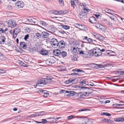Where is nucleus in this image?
I'll list each match as a JSON object with an SVG mask.
<instances>
[{"label":"nucleus","instance_id":"1","mask_svg":"<svg viewBox=\"0 0 124 124\" xmlns=\"http://www.w3.org/2000/svg\"><path fill=\"white\" fill-rule=\"evenodd\" d=\"M40 26L39 25V40H44V38H46L48 36L49 34L47 32L44 31V28L41 26L45 27L46 25V23L44 21H41L40 22Z\"/></svg>","mask_w":124,"mask_h":124},{"label":"nucleus","instance_id":"2","mask_svg":"<svg viewBox=\"0 0 124 124\" xmlns=\"http://www.w3.org/2000/svg\"><path fill=\"white\" fill-rule=\"evenodd\" d=\"M88 54L90 56L93 55L97 57L101 55L102 53L101 50L99 48L96 47L94 48L92 50L89 51Z\"/></svg>","mask_w":124,"mask_h":124},{"label":"nucleus","instance_id":"3","mask_svg":"<svg viewBox=\"0 0 124 124\" xmlns=\"http://www.w3.org/2000/svg\"><path fill=\"white\" fill-rule=\"evenodd\" d=\"M81 88L84 90H85L87 89V91L85 92L84 93V94H85L86 95H88L90 94H91L93 92V90L91 88H88L86 87H81Z\"/></svg>","mask_w":124,"mask_h":124},{"label":"nucleus","instance_id":"4","mask_svg":"<svg viewBox=\"0 0 124 124\" xmlns=\"http://www.w3.org/2000/svg\"><path fill=\"white\" fill-rule=\"evenodd\" d=\"M39 95H42L44 97L46 98L49 95V93L47 91L39 88Z\"/></svg>","mask_w":124,"mask_h":124},{"label":"nucleus","instance_id":"5","mask_svg":"<svg viewBox=\"0 0 124 124\" xmlns=\"http://www.w3.org/2000/svg\"><path fill=\"white\" fill-rule=\"evenodd\" d=\"M55 58L54 57H52L51 58L47 59L46 61V63L47 65H51L52 64L55 62Z\"/></svg>","mask_w":124,"mask_h":124},{"label":"nucleus","instance_id":"6","mask_svg":"<svg viewBox=\"0 0 124 124\" xmlns=\"http://www.w3.org/2000/svg\"><path fill=\"white\" fill-rule=\"evenodd\" d=\"M87 118H79L77 119V122L79 124H86Z\"/></svg>","mask_w":124,"mask_h":124},{"label":"nucleus","instance_id":"7","mask_svg":"<svg viewBox=\"0 0 124 124\" xmlns=\"http://www.w3.org/2000/svg\"><path fill=\"white\" fill-rule=\"evenodd\" d=\"M51 43L53 47H57L58 42L57 39L53 38L51 40Z\"/></svg>","mask_w":124,"mask_h":124},{"label":"nucleus","instance_id":"8","mask_svg":"<svg viewBox=\"0 0 124 124\" xmlns=\"http://www.w3.org/2000/svg\"><path fill=\"white\" fill-rule=\"evenodd\" d=\"M8 24L11 28L14 27L16 25L15 21L12 19H10L8 21Z\"/></svg>","mask_w":124,"mask_h":124},{"label":"nucleus","instance_id":"9","mask_svg":"<svg viewBox=\"0 0 124 124\" xmlns=\"http://www.w3.org/2000/svg\"><path fill=\"white\" fill-rule=\"evenodd\" d=\"M92 34L95 38L100 40L102 41L105 39L104 37L100 34H97L95 33H93Z\"/></svg>","mask_w":124,"mask_h":124},{"label":"nucleus","instance_id":"10","mask_svg":"<svg viewBox=\"0 0 124 124\" xmlns=\"http://www.w3.org/2000/svg\"><path fill=\"white\" fill-rule=\"evenodd\" d=\"M66 46V43L63 41L61 40L58 43V48L63 49Z\"/></svg>","mask_w":124,"mask_h":124},{"label":"nucleus","instance_id":"11","mask_svg":"<svg viewBox=\"0 0 124 124\" xmlns=\"http://www.w3.org/2000/svg\"><path fill=\"white\" fill-rule=\"evenodd\" d=\"M15 6L17 8H22L23 6V3L21 1H18L15 4Z\"/></svg>","mask_w":124,"mask_h":124},{"label":"nucleus","instance_id":"12","mask_svg":"<svg viewBox=\"0 0 124 124\" xmlns=\"http://www.w3.org/2000/svg\"><path fill=\"white\" fill-rule=\"evenodd\" d=\"M86 11L84 10H82L78 15V16L80 18H85V16L86 14Z\"/></svg>","mask_w":124,"mask_h":124},{"label":"nucleus","instance_id":"13","mask_svg":"<svg viewBox=\"0 0 124 124\" xmlns=\"http://www.w3.org/2000/svg\"><path fill=\"white\" fill-rule=\"evenodd\" d=\"M19 32V29L18 28H16L13 31V37L15 39L16 38L17 35Z\"/></svg>","mask_w":124,"mask_h":124},{"label":"nucleus","instance_id":"14","mask_svg":"<svg viewBox=\"0 0 124 124\" xmlns=\"http://www.w3.org/2000/svg\"><path fill=\"white\" fill-rule=\"evenodd\" d=\"M46 79L44 78H40L39 80V84L41 85V86H43L46 85Z\"/></svg>","mask_w":124,"mask_h":124},{"label":"nucleus","instance_id":"15","mask_svg":"<svg viewBox=\"0 0 124 124\" xmlns=\"http://www.w3.org/2000/svg\"><path fill=\"white\" fill-rule=\"evenodd\" d=\"M40 53L43 55H46L48 54V52L46 50L42 49L40 51Z\"/></svg>","mask_w":124,"mask_h":124},{"label":"nucleus","instance_id":"16","mask_svg":"<svg viewBox=\"0 0 124 124\" xmlns=\"http://www.w3.org/2000/svg\"><path fill=\"white\" fill-rule=\"evenodd\" d=\"M20 46L24 49H26L27 47L25 43L23 42H21L20 43Z\"/></svg>","mask_w":124,"mask_h":124},{"label":"nucleus","instance_id":"17","mask_svg":"<svg viewBox=\"0 0 124 124\" xmlns=\"http://www.w3.org/2000/svg\"><path fill=\"white\" fill-rule=\"evenodd\" d=\"M90 22L93 23L95 24L96 23L97 21L96 20L95 18L93 16L90 17L89 19Z\"/></svg>","mask_w":124,"mask_h":124},{"label":"nucleus","instance_id":"18","mask_svg":"<svg viewBox=\"0 0 124 124\" xmlns=\"http://www.w3.org/2000/svg\"><path fill=\"white\" fill-rule=\"evenodd\" d=\"M36 47H34L32 48H31V49L30 50V51L31 52H38V45H36Z\"/></svg>","mask_w":124,"mask_h":124},{"label":"nucleus","instance_id":"19","mask_svg":"<svg viewBox=\"0 0 124 124\" xmlns=\"http://www.w3.org/2000/svg\"><path fill=\"white\" fill-rule=\"evenodd\" d=\"M61 51L57 49L54 50L53 53L56 56L60 55Z\"/></svg>","mask_w":124,"mask_h":124},{"label":"nucleus","instance_id":"20","mask_svg":"<svg viewBox=\"0 0 124 124\" xmlns=\"http://www.w3.org/2000/svg\"><path fill=\"white\" fill-rule=\"evenodd\" d=\"M82 5L84 7L83 8V10L85 11H86V12H88L90 11L89 9H88L87 7H86V5L85 3H82Z\"/></svg>","mask_w":124,"mask_h":124},{"label":"nucleus","instance_id":"21","mask_svg":"<svg viewBox=\"0 0 124 124\" xmlns=\"http://www.w3.org/2000/svg\"><path fill=\"white\" fill-rule=\"evenodd\" d=\"M105 11L107 13L110 14H112L114 12V11L111 10H110L108 8H106L105 9Z\"/></svg>","mask_w":124,"mask_h":124},{"label":"nucleus","instance_id":"22","mask_svg":"<svg viewBox=\"0 0 124 124\" xmlns=\"http://www.w3.org/2000/svg\"><path fill=\"white\" fill-rule=\"evenodd\" d=\"M5 37L3 36H1L0 37V43L1 44L2 43L4 42L5 40Z\"/></svg>","mask_w":124,"mask_h":124},{"label":"nucleus","instance_id":"23","mask_svg":"<svg viewBox=\"0 0 124 124\" xmlns=\"http://www.w3.org/2000/svg\"><path fill=\"white\" fill-rule=\"evenodd\" d=\"M76 27L80 29H82L84 28V26L83 25H81L79 24H75Z\"/></svg>","mask_w":124,"mask_h":124},{"label":"nucleus","instance_id":"24","mask_svg":"<svg viewBox=\"0 0 124 124\" xmlns=\"http://www.w3.org/2000/svg\"><path fill=\"white\" fill-rule=\"evenodd\" d=\"M42 121L39 122V123L45 124L47 122H48L50 123H51L52 121L51 120H48L47 121L46 119H42Z\"/></svg>","mask_w":124,"mask_h":124},{"label":"nucleus","instance_id":"25","mask_svg":"<svg viewBox=\"0 0 124 124\" xmlns=\"http://www.w3.org/2000/svg\"><path fill=\"white\" fill-rule=\"evenodd\" d=\"M94 64L95 65L97 68H105L106 66L105 65H102L101 64Z\"/></svg>","mask_w":124,"mask_h":124},{"label":"nucleus","instance_id":"26","mask_svg":"<svg viewBox=\"0 0 124 124\" xmlns=\"http://www.w3.org/2000/svg\"><path fill=\"white\" fill-rule=\"evenodd\" d=\"M74 91H66L65 90V93H69V94H70L69 95H70V96H72L73 95L72 94H73L74 93Z\"/></svg>","mask_w":124,"mask_h":124},{"label":"nucleus","instance_id":"27","mask_svg":"<svg viewBox=\"0 0 124 124\" xmlns=\"http://www.w3.org/2000/svg\"><path fill=\"white\" fill-rule=\"evenodd\" d=\"M67 55V53L66 52L63 51L61 52L60 55H62L63 57H66Z\"/></svg>","mask_w":124,"mask_h":124},{"label":"nucleus","instance_id":"28","mask_svg":"<svg viewBox=\"0 0 124 124\" xmlns=\"http://www.w3.org/2000/svg\"><path fill=\"white\" fill-rule=\"evenodd\" d=\"M47 29L51 31H54V27L53 26H50L48 27Z\"/></svg>","mask_w":124,"mask_h":124},{"label":"nucleus","instance_id":"29","mask_svg":"<svg viewBox=\"0 0 124 124\" xmlns=\"http://www.w3.org/2000/svg\"><path fill=\"white\" fill-rule=\"evenodd\" d=\"M86 124H93V122L91 119H87Z\"/></svg>","mask_w":124,"mask_h":124},{"label":"nucleus","instance_id":"30","mask_svg":"<svg viewBox=\"0 0 124 124\" xmlns=\"http://www.w3.org/2000/svg\"><path fill=\"white\" fill-rule=\"evenodd\" d=\"M77 55H74L71 57V60L73 61H76L77 60Z\"/></svg>","mask_w":124,"mask_h":124},{"label":"nucleus","instance_id":"31","mask_svg":"<svg viewBox=\"0 0 124 124\" xmlns=\"http://www.w3.org/2000/svg\"><path fill=\"white\" fill-rule=\"evenodd\" d=\"M74 81L73 79H69L65 81V84H69L72 82V81Z\"/></svg>","mask_w":124,"mask_h":124},{"label":"nucleus","instance_id":"32","mask_svg":"<svg viewBox=\"0 0 124 124\" xmlns=\"http://www.w3.org/2000/svg\"><path fill=\"white\" fill-rule=\"evenodd\" d=\"M67 12V11L66 10H62L59 11V14L63 15L66 14Z\"/></svg>","mask_w":124,"mask_h":124},{"label":"nucleus","instance_id":"33","mask_svg":"<svg viewBox=\"0 0 124 124\" xmlns=\"http://www.w3.org/2000/svg\"><path fill=\"white\" fill-rule=\"evenodd\" d=\"M101 114L102 115H106L108 116H111V115L110 114L107 113L102 112L101 113Z\"/></svg>","mask_w":124,"mask_h":124},{"label":"nucleus","instance_id":"34","mask_svg":"<svg viewBox=\"0 0 124 124\" xmlns=\"http://www.w3.org/2000/svg\"><path fill=\"white\" fill-rule=\"evenodd\" d=\"M62 28L66 30L68 29H70V27L69 26L65 25H62Z\"/></svg>","mask_w":124,"mask_h":124},{"label":"nucleus","instance_id":"35","mask_svg":"<svg viewBox=\"0 0 124 124\" xmlns=\"http://www.w3.org/2000/svg\"><path fill=\"white\" fill-rule=\"evenodd\" d=\"M95 24H96L95 26L97 28L100 29H101V27L102 26V25H101L98 23H97Z\"/></svg>","mask_w":124,"mask_h":124},{"label":"nucleus","instance_id":"36","mask_svg":"<svg viewBox=\"0 0 124 124\" xmlns=\"http://www.w3.org/2000/svg\"><path fill=\"white\" fill-rule=\"evenodd\" d=\"M89 55L88 54V53L87 54L84 53L82 55L83 56L84 58H89Z\"/></svg>","mask_w":124,"mask_h":124},{"label":"nucleus","instance_id":"37","mask_svg":"<svg viewBox=\"0 0 124 124\" xmlns=\"http://www.w3.org/2000/svg\"><path fill=\"white\" fill-rule=\"evenodd\" d=\"M113 105L114 106H123L124 107V104H118L117 103H115V104H113Z\"/></svg>","mask_w":124,"mask_h":124},{"label":"nucleus","instance_id":"38","mask_svg":"<svg viewBox=\"0 0 124 124\" xmlns=\"http://www.w3.org/2000/svg\"><path fill=\"white\" fill-rule=\"evenodd\" d=\"M113 53H114V52L112 51L111 50H108L107 53L108 54H110V56H112L113 55L111 54Z\"/></svg>","mask_w":124,"mask_h":124},{"label":"nucleus","instance_id":"39","mask_svg":"<svg viewBox=\"0 0 124 124\" xmlns=\"http://www.w3.org/2000/svg\"><path fill=\"white\" fill-rule=\"evenodd\" d=\"M24 20L26 22H31L30 21L31 20V17L28 18H26Z\"/></svg>","mask_w":124,"mask_h":124},{"label":"nucleus","instance_id":"40","mask_svg":"<svg viewBox=\"0 0 124 124\" xmlns=\"http://www.w3.org/2000/svg\"><path fill=\"white\" fill-rule=\"evenodd\" d=\"M31 20L30 21L31 23H35L36 20L34 18L31 17Z\"/></svg>","mask_w":124,"mask_h":124},{"label":"nucleus","instance_id":"41","mask_svg":"<svg viewBox=\"0 0 124 124\" xmlns=\"http://www.w3.org/2000/svg\"><path fill=\"white\" fill-rule=\"evenodd\" d=\"M79 50V48H76L75 47H74L73 48V51L75 53L77 52V51L78 50Z\"/></svg>","mask_w":124,"mask_h":124},{"label":"nucleus","instance_id":"42","mask_svg":"<svg viewBox=\"0 0 124 124\" xmlns=\"http://www.w3.org/2000/svg\"><path fill=\"white\" fill-rule=\"evenodd\" d=\"M59 3L61 6H63L64 5V2L63 0H59Z\"/></svg>","mask_w":124,"mask_h":124},{"label":"nucleus","instance_id":"43","mask_svg":"<svg viewBox=\"0 0 124 124\" xmlns=\"http://www.w3.org/2000/svg\"><path fill=\"white\" fill-rule=\"evenodd\" d=\"M7 8L9 9H12V6L10 4H9L7 6Z\"/></svg>","mask_w":124,"mask_h":124},{"label":"nucleus","instance_id":"44","mask_svg":"<svg viewBox=\"0 0 124 124\" xmlns=\"http://www.w3.org/2000/svg\"><path fill=\"white\" fill-rule=\"evenodd\" d=\"M71 6H73L74 8V7H75L76 5V4L75 3L74 1L71 0Z\"/></svg>","mask_w":124,"mask_h":124},{"label":"nucleus","instance_id":"45","mask_svg":"<svg viewBox=\"0 0 124 124\" xmlns=\"http://www.w3.org/2000/svg\"><path fill=\"white\" fill-rule=\"evenodd\" d=\"M103 121L104 122L108 123L110 121H111L110 119H104L103 120Z\"/></svg>","mask_w":124,"mask_h":124},{"label":"nucleus","instance_id":"46","mask_svg":"<svg viewBox=\"0 0 124 124\" xmlns=\"http://www.w3.org/2000/svg\"><path fill=\"white\" fill-rule=\"evenodd\" d=\"M86 81L85 80H83L82 81H80L79 82V83L80 84H85Z\"/></svg>","mask_w":124,"mask_h":124},{"label":"nucleus","instance_id":"47","mask_svg":"<svg viewBox=\"0 0 124 124\" xmlns=\"http://www.w3.org/2000/svg\"><path fill=\"white\" fill-rule=\"evenodd\" d=\"M29 37V35L27 34L25 36L24 39L25 40H26Z\"/></svg>","mask_w":124,"mask_h":124},{"label":"nucleus","instance_id":"48","mask_svg":"<svg viewBox=\"0 0 124 124\" xmlns=\"http://www.w3.org/2000/svg\"><path fill=\"white\" fill-rule=\"evenodd\" d=\"M35 36L36 37V39H39V33L38 32L36 33H35Z\"/></svg>","mask_w":124,"mask_h":124},{"label":"nucleus","instance_id":"49","mask_svg":"<svg viewBox=\"0 0 124 124\" xmlns=\"http://www.w3.org/2000/svg\"><path fill=\"white\" fill-rule=\"evenodd\" d=\"M53 78L52 77L50 76H48L46 77V79L47 80H51Z\"/></svg>","mask_w":124,"mask_h":124},{"label":"nucleus","instance_id":"50","mask_svg":"<svg viewBox=\"0 0 124 124\" xmlns=\"http://www.w3.org/2000/svg\"><path fill=\"white\" fill-rule=\"evenodd\" d=\"M45 112L44 111H41L39 112V116H42L45 114Z\"/></svg>","mask_w":124,"mask_h":124},{"label":"nucleus","instance_id":"51","mask_svg":"<svg viewBox=\"0 0 124 124\" xmlns=\"http://www.w3.org/2000/svg\"><path fill=\"white\" fill-rule=\"evenodd\" d=\"M60 69L62 71L64 70H66L65 68L63 66L60 67Z\"/></svg>","mask_w":124,"mask_h":124},{"label":"nucleus","instance_id":"52","mask_svg":"<svg viewBox=\"0 0 124 124\" xmlns=\"http://www.w3.org/2000/svg\"><path fill=\"white\" fill-rule=\"evenodd\" d=\"M76 71L78 72H84V71L82 70H80L79 69H77L76 70Z\"/></svg>","mask_w":124,"mask_h":124},{"label":"nucleus","instance_id":"53","mask_svg":"<svg viewBox=\"0 0 124 124\" xmlns=\"http://www.w3.org/2000/svg\"><path fill=\"white\" fill-rule=\"evenodd\" d=\"M53 14H58V13H59V11L58 12L55 10L53 11Z\"/></svg>","mask_w":124,"mask_h":124},{"label":"nucleus","instance_id":"54","mask_svg":"<svg viewBox=\"0 0 124 124\" xmlns=\"http://www.w3.org/2000/svg\"><path fill=\"white\" fill-rule=\"evenodd\" d=\"M74 116L73 115H71L70 116L68 117L67 118L69 119H71L72 118H73Z\"/></svg>","mask_w":124,"mask_h":124},{"label":"nucleus","instance_id":"55","mask_svg":"<svg viewBox=\"0 0 124 124\" xmlns=\"http://www.w3.org/2000/svg\"><path fill=\"white\" fill-rule=\"evenodd\" d=\"M120 118H116L114 119V121L116 122H120Z\"/></svg>","mask_w":124,"mask_h":124},{"label":"nucleus","instance_id":"56","mask_svg":"<svg viewBox=\"0 0 124 124\" xmlns=\"http://www.w3.org/2000/svg\"><path fill=\"white\" fill-rule=\"evenodd\" d=\"M87 40L89 42H93V40L90 38L87 39Z\"/></svg>","mask_w":124,"mask_h":124},{"label":"nucleus","instance_id":"57","mask_svg":"<svg viewBox=\"0 0 124 124\" xmlns=\"http://www.w3.org/2000/svg\"><path fill=\"white\" fill-rule=\"evenodd\" d=\"M4 33V30L1 28H0V33Z\"/></svg>","mask_w":124,"mask_h":124},{"label":"nucleus","instance_id":"58","mask_svg":"<svg viewBox=\"0 0 124 124\" xmlns=\"http://www.w3.org/2000/svg\"><path fill=\"white\" fill-rule=\"evenodd\" d=\"M120 118V121L123 122L124 121V116H123L122 118Z\"/></svg>","mask_w":124,"mask_h":124},{"label":"nucleus","instance_id":"59","mask_svg":"<svg viewBox=\"0 0 124 124\" xmlns=\"http://www.w3.org/2000/svg\"><path fill=\"white\" fill-rule=\"evenodd\" d=\"M59 32L60 33L62 34H64L65 33V32L63 31H59Z\"/></svg>","mask_w":124,"mask_h":124},{"label":"nucleus","instance_id":"60","mask_svg":"<svg viewBox=\"0 0 124 124\" xmlns=\"http://www.w3.org/2000/svg\"><path fill=\"white\" fill-rule=\"evenodd\" d=\"M5 72L4 70H0V73H3Z\"/></svg>","mask_w":124,"mask_h":124},{"label":"nucleus","instance_id":"61","mask_svg":"<svg viewBox=\"0 0 124 124\" xmlns=\"http://www.w3.org/2000/svg\"><path fill=\"white\" fill-rule=\"evenodd\" d=\"M36 115H34V114H32L29 116V117L31 118L35 117Z\"/></svg>","mask_w":124,"mask_h":124},{"label":"nucleus","instance_id":"62","mask_svg":"<svg viewBox=\"0 0 124 124\" xmlns=\"http://www.w3.org/2000/svg\"><path fill=\"white\" fill-rule=\"evenodd\" d=\"M84 53V51H80L79 54H82V55Z\"/></svg>","mask_w":124,"mask_h":124},{"label":"nucleus","instance_id":"63","mask_svg":"<svg viewBox=\"0 0 124 124\" xmlns=\"http://www.w3.org/2000/svg\"><path fill=\"white\" fill-rule=\"evenodd\" d=\"M60 92L61 93H65V90H62L60 91Z\"/></svg>","mask_w":124,"mask_h":124},{"label":"nucleus","instance_id":"64","mask_svg":"<svg viewBox=\"0 0 124 124\" xmlns=\"http://www.w3.org/2000/svg\"><path fill=\"white\" fill-rule=\"evenodd\" d=\"M95 16L98 18H99V17L100 16V15L99 14H96L95 15Z\"/></svg>","mask_w":124,"mask_h":124}]
</instances>
